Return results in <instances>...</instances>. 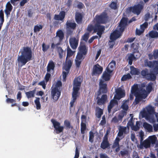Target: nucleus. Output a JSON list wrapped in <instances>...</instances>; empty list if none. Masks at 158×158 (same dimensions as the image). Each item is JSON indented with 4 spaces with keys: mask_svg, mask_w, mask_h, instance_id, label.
I'll return each instance as SVG.
<instances>
[{
    "mask_svg": "<svg viewBox=\"0 0 158 158\" xmlns=\"http://www.w3.org/2000/svg\"><path fill=\"white\" fill-rule=\"evenodd\" d=\"M108 20L107 15L106 13H103L100 15H97L93 21L88 26L87 31L82 37V39L87 41L89 38V33L94 30V32H97V34L101 38L102 35L105 29V27L100 25V23H106Z\"/></svg>",
    "mask_w": 158,
    "mask_h": 158,
    "instance_id": "f257e3e1",
    "label": "nucleus"
},
{
    "mask_svg": "<svg viewBox=\"0 0 158 158\" xmlns=\"http://www.w3.org/2000/svg\"><path fill=\"white\" fill-rule=\"evenodd\" d=\"M153 84L149 83L146 86V91L142 88H139L137 85H134L131 88V92L132 95L135 96V102L136 104H138L143 99L146 98L148 93L149 94L152 89Z\"/></svg>",
    "mask_w": 158,
    "mask_h": 158,
    "instance_id": "f03ea898",
    "label": "nucleus"
},
{
    "mask_svg": "<svg viewBox=\"0 0 158 158\" xmlns=\"http://www.w3.org/2000/svg\"><path fill=\"white\" fill-rule=\"evenodd\" d=\"M20 54L18 56L17 61L19 65L21 66L25 65L27 62L32 59V52L31 48L28 47H24L19 52Z\"/></svg>",
    "mask_w": 158,
    "mask_h": 158,
    "instance_id": "7ed1b4c3",
    "label": "nucleus"
},
{
    "mask_svg": "<svg viewBox=\"0 0 158 158\" xmlns=\"http://www.w3.org/2000/svg\"><path fill=\"white\" fill-rule=\"evenodd\" d=\"M156 114L154 108L150 105L148 106L143 108L139 113V116L142 118H145L150 123H153L156 120L154 116Z\"/></svg>",
    "mask_w": 158,
    "mask_h": 158,
    "instance_id": "20e7f679",
    "label": "nucleus"
},
{
    "mask_svg": "<svg viewBox=\"0 0 158 158\" xmlns=\"http://www.w3.org/2000/svg\"><path fill=\"white\" fill-rule=\"evenodd\" d=\"M83 80L82 77L79 76L75 78L73 81V91L72 93V100L70 102V108L72 107L74 104L77 98L79 95L78 91L80 89V87L81 83Z\"/></svg>",
    "mask_w": 158,
    "mask_h": 158,
    "instance_id": "39448f33",
    "label": "nucleus"
},
{
    "mask_svg": "<svg viewBox=\"0 0 158 158\" xmlns=\"http://www.w3.org/2000/svg\"><path fill=\"white\" fill-rule=\"evenodd\" d=\"M127 19L126 18H123L121 19L116 29L111 34L110 38L111 42L115 40L121 36L127 24Z\"/></svg>",
    "mask_w": 158,
    "mask_h": 158,
    "instance_id": "423d86ee",
    "label": "nucleus"
},
{
    "mask_svg": "<svg viewBox=\"0 0 158 158\" xmlns=\"http://www.w3.org/2000/svg\"><path fill=\"white\" fill-rule=\"evenodd\" d=\"M111 73L106 70L104 72L102 76V79L100 80L99 84V89L97 93L98 96H99L102 93H106L107 91L106 84L104 83V81H108L110 80Z\"/></svg>",
    "mask_w": 158,
    "mask_h": 158,
    "instance_id": "0eeeda50",
    "label": "nucleus"
},
{
    "mask_svg": "<svg viewBox=\"0 0 158 158\" xmlns=\"http://www.w3.org/2000/svg\"><path fill=\"white\" fill-rule=\"evenodd\" d=\"M61 85V82L58 81L56 84H54L52 88L51 95L55 101H57L60 95Z\"/></svg>",
    "mask_w": 158,
    "mask_h": 158,
    "instance_id": "6e6552de",
    "label": "nucleus"
},
{
    "mask_svg": "<svg viewBox=\"0 0 158 158\" xmlns=\"http://www.w3.org/2000/svg\"><path fill=\"white\" fill-rule=\"evenodd\" d=\"M157 139L155 135L149 136L148 139L144 141H143V140H140V144L138 147L140 149L149 148L150 146L151 143L152 144L155 143Z\"/></svg>",
    "mask_w": 158,
    "mask_h": 158,
    "instance_id": "1a4fd4ad",
    "label": "nucleus"
},
{
    "mask_svg": "<svg viewBox=\"0 0 158 158\" xmlns=\"http://www.w3.org/2000/svg\"><path fill=\"white\" fill-rule=\"evenodd\" d=\"M73 60L70 59L66 58L65 63L63 64V81H64L66 79L67 75L69 72V70L72 65Z\"/></svg>",
    "mask_w": 158,
    "mask_h": 158,
    "instance_id": "9d476101",
    "label": "nucleus"
},
{
    "mask_svg": "<svg viewBox=\"0 0 158 158\" xmlns=\"http://www.w3.org/2000/svg\"><path fill=\"white\" fill-rule=\"evenodd\" d=\"M144 64L145 67L150 68H153L152 73L156 74H158V60L153 61H150L148 60H146L144 61Z\"/></svg>",
    "mask_w": 158,
    "mask_h": 158,
    "instance_id": "9b49d317",
    "label": "nucleus"
},
{
    "mask_svg": "<svg viewBox=\"0 0 158 158\" xmlns=\"http://www.w3.org/2000/svg\"><path fill=\"white\" fill-rule=\"evenodd\" d=\"M141 74L143 77L151 81H154L155 80L156 75L154 73H150L148 70L147 69L142 71Z\"/></svg>",
    "mask_w": 158,
    "mask_h": 158,
    "instance_id": "f8f14e48",
    "label": "nucleus"
},
{
    "mask_svg": "<svg viewBox=\"0 0 158 158\" xmlns=\"http://www.w3.org/2000/svg\"><path fill=\"white\" fill-rule=\"evenodd\" d=\"M143 2H140L138 5H135L133 7H130L129 9L131 11L137 15H139L143 8Z\"/></svg>",
    "mask_w": 158,
    "mask_h": 158,
    "instance_id": "ddd939ff",
    "label": "nucleus"
},
{
    "mask_svg": "<svg viewBox=\"0 0 158 158\" xmlns=\"http://www.w3.org/2000/svg\"><path fill=\"white\" fill-rule=\"evenodd\" d=\"M51 121L57 134L63 131L64 127L62 126H60V123L54 119H52Z\"/></svg>",
    "mask_w": 158,
    "mask_h": 158,
    "instance_id": "4468645a",
    "label": "nucleus"
},
{
    "mask_svg": "<svg viewBox=\"0 0 158 158\" xmlns=\"http://www.w3.org/2000/svg\"><path fill=\"white\" fill-rule=\"evenodd\" d=\"M115 93L114 99L119 100L125 96L124 90L120 88L115 89Z\"/></svg>",
    "mask_w": 158,
    "mask_h": 158,
    "instance_id": "2eb2a0df",
    "label": "nucleus"
},
{
    "mask_svg": "<svg viewBox=\"0 0 158 158\" xmlns=\"http://www.w3.org/2000/svg\"><path fill=\"white\" fill-rule=\"evenodd\" d=\"M79 38L77 36L76 37H72L70 38L69 42L71 47L73 49H76L78 44Z\"/></svg>",
    "mask_w": 158,
    "mask_h": 158,
    "instance_id": "dca6fc26",
    "label": "nucleus"
},
{
    "mask_svg": "<svg viewBox=\"0 0 158 158\" xmlns=\"http://www.w3.org/2000/svg\"><path fill=\"white\" fill-rule=\"evenodd\" d=\"M78 49H79V52H78L77 55H79L80 56L84 57V56L86 53V46L83 44H81L79 47Z\"/></svg>",
    "mask_w": 158,
    "mask_h": 158,
    "instance_id": "f3484780",
    "label": "nucleus"
},
{
    "mask_svg": "<svg viewBox=\"0 0 158 158\" xmlns=\"http://www.w3.org/2000/svg\"><path fill=\"white\" fill-rule=\"evenodd\" d=\"M108 134L107 133L104 136V139L101 143V147L103 149H105L109 146V143L108 141Z\"/></svg>",
    "mask_w": 158,
    "mask_h": 158,
    "instance_id": "a211bd4d",
    "label": "nucleus"
},
{
    "mask_svg": "<svg viewBox=\"0 0 158 158\" xmlns=\"http://www.w3.org/2000/svg\"><path fill=\"white\" fill-rule=\"evenodd\" d=\"M118 130L119 132L118 134V136L119 137H121L124 134L126 133L127 131H128L129 128L127 127L120 126Z\"/></svg>",
    "mask_w": 158,
    "mask_h": 158,
    "instance_id": "6ab92c4d",
    "label": "nucleus"
},
{
    "mask_svg": "<svg viewBox=\"0 0 158 158\" xmlns=\"http://www.w3.org/2000/svg\"><path fill=\"white\" fill-rule=\"evenodd\" d=\"M102 68L98 64L95 65L93 68L94 74H101L102 71Z\"/></svg>",
    "mask_w": 158,
    "mask_h": 158,
    "instance_id": "aec40b11",
    "label": "nucleus"
},
{
    "mask_svg": "<svg viewBox=\"0 0 158 158\" xmlns=\"http://www.w3.org/2000/svg\"><path fill=\"white\" fill-rule=\"evenodd\" d=\"M13 8V6L9 2H7L6 6V9L5 10V13L7 17L10 15V13Z\"/></svg>",
    "mask_w": 158,
    "mask_h": 158,
    "instance_id": "412c9836",
    "label": "nucleus"
},
{
    "mask_svg": "<svg viewBox=\"0 0 158 158\" xmlns=\"http://www.w3.org/2000/svg\"><path fill=\"white\" fill-rule=\"evenodd\" d=\"M116 99H114L111 100L110 104L108 106V111L109 113L111 111V109L114 106H117L118 101L115 100Z\"/></svg>",
    "mask_w": 158,
    "mask_h": 158,
    "instance_id": "4be33fe9",
    "label": "nucleus"
},
{
    "mask_svg": "<svg viewBox=\"0 0 158 158\" xmlns=\"http://www.w3.org/2000/svg\"><path fill=\"white\" fill-rule=\"evenodd\" d=\"M66 28L68 30H74L75 29L76 23L71 21H68L66 23Z\"/></svg>",
    "mask_w": 158,
    "mask_h": 158,
    "instance_id": "5701e85b",
    "label": "nucleus"
},
{
    "mask_svg": "<svg viewBox=\"0 0 158 158\" xmlns=\"http://www.w3.org/2000/svg\"><path fill=\"white\" fill-rule=\"evenodd\" d=\"M65 13L64 11H62L60 12L58 15H55L54 19L57 20H60L63 21L65 17Z\"/></svg>",
    "mask_w": 158,
    "mask_h": 158,
    "instance_id": "b1692460",
    "label": "nucleus"
},
{
    "mask_svg": "<svg viewBox=\"0 0 158 158\" xmlns=\"http://www.w3.org/2000/svg\"><path fill=\"white\" fill-rule=\"evenodd\" d=\"M107 99V96L106 95H103L102 96L101 98L98 96L97 99H98L97 104L99 105L103 104L106 101Z\"/></svg>",
    "mask_w": 158,
    "mask_h": 158,
    "instance_id": "393cba45",
    "label": "nucleus"
},
{
    "mask_svg": "<svg viewBox=\"0 0 158 158\" xmlns=\"http://www.w3.org/2000/svg\"><path fill=\"white\" fill-rule=\"evenodd\" d=\"M55 66L54 62L52 61H50L47 66V72H52L53 71Z\"/></svg>",
    "mask_w": 158,
    "mask_h": 158,
    "instance_id": "a878e982",
    "label": "nucleus"
},
{
    "mask_svg": "<svg viewBox=\"0 0 158 158\" xmlns=\"http://www.w3.org/2000/svg\"><path fill=\"white\" fill-rule=\"evenodd\" d=\"M115 62L112 60L109 64L106 70L109 71L110 73H112L113 69L115 66Z\"/></svg>",
    "mask_w": 158,
    "mask_h": 158,
    "instance_id": "bb28decb",
    "label": "nucleus"
},
{
    "mask_svg": "<svg viewBox=\"0 0 158 158\" xmlns=\"http://www.w3.org/2000/svg\"><path fill=\"white\" fill-rule=\"evenodd\" d=\"M143 126L147 132H153V127L152 125L145 122L143 123Z\"/></svg>",
    "mask_w": 158,
    "mask_h": 158,
    "instance_id": "cd10ccee",
    "label": "nucleus"
},
{
    "mask_svg": "<svg viewBox=\"0 0 158 158\" xmlns=\"http://www.w3.org/2000/svg\"><path fill=\"white\" fill-rule=\"evenodd\" d=\"M84 58V57H82L80 56V55H77L76 59L75 60L76 62V65L77 67H79L81 64V61Z\"/></svg>",
    "mask_w": 158,
    "mask_h": 158,
    "instance_id": "c85d7f7f",
    "label": "nucleus"
},
{
    "mask_svg": "<svg viewBox=\"0 0 158 158\" xmlns=\"http://www.w3.org/2000/svg\"><path fill=\"white\" fill-rule=\"evenodd\" d=\"M129 103V100H127L123 101V104L121 106V108L124 110V111H126L128 108V104Z\"/></svg>",
    "mask_w": 158,
    "mask_h": 158,
    "instance_id": "c756f323",
    "label": "nucleus"
},
{
    "mask_svg": "<svg viewBox=\"0 0 158 158\" xmlns=\"http://www.w3.org/2000/svg\"><path fill=\"white\" fill-rule=\"evenodd\" d=\"M148 35L150 38H157L158 37V32L156 31H152L146 35L147 36Z\"/></svg>",
    "mask_w": 158,
    "mask_h": 158,
    "instance_id": "7c9ffc66",
    "label": "nucleus"
},
{
    "mask_svg": "<svg viewBox=\"0 0 158 158\" xmlns=\"http://www.w3.org/2000/svg\"><path fill=\"white\" fill-rule=\"evenodd\" d=\"M4 21V14L2 10H0V31Z\"/></svg>",
    "mask_w": 158,
    "mask_h": 158,
    "instance_id": "2f4dec72",
    "label": "nucleus"
},
{
    "mask_svg": "<svg viewBox=\"0 0 158 158\" xmlns=\"http://www.w3.org/2000/svg\"><path fill=\"white\" fill-rule=\"evenodd\" d=\"M35 91V90L34 89L26 92L25 94L27 98H29L34 97Z\"/></svg>",
    "mask_w": 158,
    "mask_h": 158,
    "instance_id": "473e14b6",
    "label": "nucleus"
},
{
    "mask_svg": "<svg viewBox=\"0 0 158 158\" xmlns=\"http://www.w3.org/2000/svg\"><path fill=\"white\" fill-rule=\"evenodd\" d=\"M96 115L98 118H100L103 114V110L98 107L96 108Z\"/></svg>",
    "mask_w": 158,
    "mask_h": 158,
    "instance_id": "72a5a7b5",
    "label": "nucleus"
},
{
    "mask_svg": "<svg viewBox=\"0 0 158 158\" xmlns=\"http://www.w3.org/2000/svg\"><path fill=\"white\" fill-rule=\"evenodd\" d=\"M130 73L132 75H138L139 72L138 69L135 68L132 66L130 67Z\"/></svg>",
    "mask_w": 158,
    "mask_h": 158,
    "instance_id": "f704fd0d",
    "label": "nucleus"
},
{
    "mask_svg": "<svg viewBox=\"0 0 158 158\" xmlns=\"http://www.w3.org/2000/svg\"><path fill=\"white\" fill-rule=\"evenodd\" d=\"M59 37V40H61L64 37V33L61 30H58L56 33V38Z\"/></svg>",
    "mask_w": 158,
    "mask_h": 158,
    "instance_id": "c9c22d12",
    "label": "nucleus"
},
{
    "mask_svg": "<svg viewBox=\"0 0 158 158\" xmlns=\"http://www.w3.org/2000/svg\"><path fill=\"white\" fill-rule=\"evenodd\" d=\"M57 51L58 52L60 58V59H62L63 57V55H65V51H64L60 47L58 48Z\"/></svg>",
    "mask_w": 158,
    "mask_h": 158,
    "instance_id": "e433bc0d",
    "label": "nucleus"
},
{
    "mask_svg": "<svg viewBox=\"0 0 158 158\" xmlns=\"http://www.w3.org/2000/svg\"><path fill=\"white\" fill-rule=\"evenodd\" d=\"M82 18V15L81 14L77 12L75 15V19L77 22L78 23H81Z\"/></svg>",
    "mask_w": 158,
    "mask_h": 158,
    "instance_id": "4c0bfd02",
    "label": "nucleus"
},
{
    "mask_svg": "<svg viewBox=\"0 0 158 158\" xmlns=\"http://www.w3.org/2000/svg\"><path fill=\"white\" fill-rule=\"evenodd\" d=\"M40 98H36L34 101L35 103L36 106V108L37 110L40 109L41 105L40 102Z\"/></svg>",
    "mask_w": 158,
    "mask_h": 158,
    "instance_id": "58836bf2",
    "label": "nucleus"
},
{
    "mask_svg": "<svg viewBox=\"0 0 158 158\" xmlns=\"http://www.w3.org/2000/svg\"><path fill=\"white\" fill-rule=\"evenodd\" d=\"M42 26L40 24H37L34 26V31L35 33L38 32L42 29Z\"/></svg>",
    "mask_w": 158,
    "mask_h": 158,
    "instance_id": "ea45409f",
    "label": "nucleus"
},
{
    "mask_svg": "<svg viewBox=\"0 0 158 158\" xmlns=\"http://www.w3.org/2000/svg\"><path fill=\"white\" fill-rule=\"evenodd\" d=\"M126 114V112L123 110H122L118 115V117L120 121H121L124 115Z\"/></svg>",
    "mask_w": 158,
    "mask_h": 158,
    "instance_id": "a19ab883",
    "label": "nucleus"
},
{
    "mask_svg": "<svg viewBox=\"0 0 158 158\" xmlns=\"http://www.w3.org/2000/svg\"><path fill=\"white\" fill-rule=\"evenodd\" d=\"M139 122L138 121H136V125H132L131 126V129L134 131H137L139 129Z\"/></svg>",
    "mask_w": 158,
    "mask_h": 158,
    "instance_id": "79ce46f5",
    "label": "nucleus"
},
{
    "mask_svg": "<svg viewBox=\"0 0 158 158\" xmlns=\"http://www.w3.org/2000/svg\"><path fill=\"white\" fill-rule=\"evenodd\" d=\"M121 139H120L119 137H117L116 138L115 142L113 144V148H116L117 147H118L119 145V141Z\"/></svg>",
    "mask_w": 158,
    "mask_h": 158,
    "instance_id": "37998d69",
    "label": "nucleus"
},
{
    "mask_svg": "<svg viewBox=\"0 0 158 158\" xmlns=\"http://www.w3.org/2000/svg\"><path fill=\"white\" fill-rule=\"evenodd\" d=\"M73 53V52L72 51L69 47H68L67 48V55L66 58H68V57H70L72 56Z\"/></svg>",
    "mask_w": 158,
    "mask_h": 158,
    "instance_id": "c03bdc74",
    "label": "nucleus"
},
{
    "mask_svg": "<svg viewBox=\"0 0 158 158\" xmlns=\"http://www.w3.org/2000/svg\"><path fill=\"white\" fill-rule=\"evenodd\" d=\"M117 0H116L115 1L112 2L110 5V7L113 9H116L117 7Z\"/></svg>",
    "mask_w": 158,
    "mask_h": 158,
    "instance_id": "a18cd8bd",
    "label": "nucleus"
},
{
    "mask_svg": "<svg viewBox=\"0 0 158 158\" xmlns=\"http://www.w3.org/2000/svg\"><path fill=\"white\" fill-rule=\"evenodd\" d=\"M131 78V76L129 73L124 75L121 78L122 81H125Z\"/></svg>",
    "mask_w": 158,
    "mask_h": 158,
    "instance_id": "49530a36",
    "label": "nucleus"
},
{
    "mask_svg": "<svg viewBox=\"0 0 158 158\" xmlns=\"http://www.w3.org/2000/svg\"><path fill=\"white\" fill-rule=\"evenodd\" d=\"M139 44L138 43H134L131 44V48L133 49L134 51H137L138 49Z\"/></svg>",
    "mask_w": 158,
    "mask_h": 158,
    "instance_id": "de8ad7c7",
    "label": "nucleus"
},
{
    "mask_svg": "<svg viewBox=\"0 0 158 158\" xmlns=\"http://www.w3.org/2000/svg\"><path fill=\"white\" fill-rule=\"evenodd\" d=\"M86 124L85 123H81V132L82 134H84L85 131L86 130Z\"/></svg>",
    "mask_w": 158,
    "mask_h": 158,
    "instance_id": "09e8293b",
    "label": "nucleus"
},
{
    "mask_svg": "<svg viewBox=\"0 0 158 158\" xmlns=\"http://www.w3.org/2000/svg\"><path fill=\"white\" fill-rule=\"evenodd\" d=\"M42 50L44 52H46L49 48L50 45H49L45 44L43 43L42 45Z\"/></svg>",
    "mask_w": 158,
    "mask_h": 158,
    "instance_id": "8fccbe9b",
    "label": "nucleus"
},
{
    "mask_svg": "<svg viewBox=\"0 0 158 158\" xmlns=\"http://www.w3.org/2000/svg\"><path fill=\"white\" fill-rule=\"evenodd\" d=\"M89 134V141L91 143H92L93 141L94 134L92 132L90 131Z\"/></svg>",
    "mask_w": 158,
    "mask_h": 158,
    "instance_id": "3c124183",
    "label": "nucleus"
},
{
    "mask_svg": "<svg viewBox=\"0 0 158 158\" xmlns=\"http://www.w3.org/2000/svg\"><path fill=\"white\" fill-rule=\"evenodd\" d=\"M47 82L46 81H45L44 80H43L42 81L40 82L38 85L42 86L43 88L44 89H45L46 85L47 84Z\"/></svg>",
    "mask_w": 158,
    "mask_h": 158,
    "instance_id": "603ef678",
    "label": "nucleus"
},
{
    "mask_svg": "<svg viewBox=\"0 0 158 158\" xmlns=\"http://www.w3.org/2000/svg\"><path fill=\"white\" fill-rule=\"evenodd\" d=\"M128 59L131 60H136L135 58V56L134 55L133 53L128 54Z\"/></svg>",
    "mask_w": 158,
    "mask_h": 158,
    "instance_id": "864d4df0",
    "label": "nucleus"
},
{
    "mask_svg": "<svg viewBox=\"0 0 158 158\" xmlns=\"http://www.w3.org/2000/svg\"><path fill=\"white\" fill-rule=\"evenodd\" d=\"M133 53L134 55L135 56L136 59L139 58L140 56V54L139 53L138 50L134 51Z\"/></svg>",
    "mask_w": 158,
    "mask_h": 158,
    "instance_id": "5fc2aeb1",
    "label": "nucleus"
},
{
    "mask_svg": "<svg viewBox=\"0 0 158 158\" xmlns=\"http://www.w3.org/2000/svg\"><path fill=\"white\" fill-rule=\"evenodd\" d=\"M148 24L147 23H145L142 25H140V29L142 30L143 29V31L145 29L148 27Z\"/></svg>",
    "mask_w": 158,
    "mask_h": 158,
    "instance_id": "6e6d98bb",
    "label": "nucleus"
},
{
    "mask_svg": "<svg viewBox=\"0 0 158 158\" xmlns=\"http://www.w3.org/2000/svg\"><path fill=\"white\" fill-rule=\"evenodd\" d=\"M50 72H48L47 73L46 75V76L45 77V81L46 82H47L48 81H49V79L51 76V74L49 73Z\"/></svg>",
    "mask_w": 158,
    "mask_h": 158,
    "instance_id": "4d7b16f0",
    "label": "nucleus"
},
{
    "mask_svg": "<svg viewBox=\"0 0 158 158\" xmlns=\"http://www.w3.org/2000/svg\"><path fill=\"white\" fill-rule=\"evenodd\" d=\"M120 120L116 116H114L112 119V122L114 123H117Z\"/></svg>",
    "mask_w": 158,
    "mask_h": 158,
    "instance_id": "13d9d810",
    "label": "nucleus"
},
{
    "mask_svg": "<svg viewBox=\"0 0 158 158\" xmlns=\"http://www.w3.org/2000/svg\"><path fill=\"white\" fill-rule=\"evenodd\" d=\"M6 102L8 103H13L15 102V100L12 99H10V98H7L6 100Z\"/></svg>",
    "mask_w": 158,
    "mask_h": 158,
    "instance_id": "bf43d9fd",
    "label": "nucleus"
},
{
    "mask_svg": "<svg viewBox=\"0 0 158 158\" xmlns=\"http://www.w3.org/2000/svg\"><path fill=\"white\" fill-rule=\"evenodd\" d=\"M79 156V152L78 150L77 147L76 148L75 154L74 158H78Z\"/></svg>",
    "mask_w": 158,
    "mask_h": 158,
    "instance_id": "052dcab7",
    "label": "nucleus"
},
{
    "mask_svg": "<svg viewBox=\"0 0 158 158\" xmlns=\"http://www.w3.org/2000/svg\"><path fill=\"white\" fill-rule=\"evenodd\" d=\"M154 59H156L158 57V50L155 51L153 53Z\"/></svg>",
    "mask_w": 158,
    "mask_h": 158,
    "instance_id": "680f3d73",
    "label": "nucleus"
},
{
    "mask_svg": "<svg viewBox=\"0 0 158 158\" xmlns=\"http://www.w3.org/2000/svg\"><path fill=\"white\" fill-rule=\"evenodd\" d=\"M131 138L132 141H135L136 140L135 137V134L134 132L131 133Z\"/></svg>",
    "mask_w": 158,
    "mask_h": 158,
    "instance_id": "e2e57ef3",
    "label": "nucleus"
},
{
    "mask_svg": "<svg viewBox=\"0 0 158 158\" xmlns=\"http://www.w3.org/2000/svg\"><path fill=\"white\" fill-rule=\"evenodd\" d=\"M139 134L140 138V140H143V137L144 135L143 132L142 131H141L139 132Z\"/></svg>",
    "mask_w": 158,
    "mask_h": 158,
    "instance_id": "0e129e2a",
    "label": "nucleus"
},
{
    "mask_svg": "<svg viewBox=\"0 0 158 158\" xmlns=\"http://www.w3.org/2000/svg\"><path fill=\"white\" fill-rule=\"evenodd\" d=\"M64 125L67 128H69L70 127V123L67 120H65L64 122Z\"/></svg>",
    "mask_w": 158,
    "mask_h": 158,
    "instance_id": "69168bd1",
    "label": "nucleus"
},
{
    "mask_svg": "<svg viewBox=\"0 0 158 158\" xmlns=\"http://www.w3.org/2000/svg\"><path fill=\"white\" fill-rule=\"evenodd\" d=\"M28 0H22L20 3V5L21 6H23L25 4L27 3Z\"/></svg>",
    "mask_w": 158,
    "mask_h": 158,
    "instance_id": "338daca9",
    "label": "nucleus"
},
{
    "mask_svg": "<svg viewBox=\"0 0 158 158\" xmlns=\"http://www.w3.org/2000/svg\"><path fill=\"white\" fill-rule=\"evenodd\" d=\"M153 127L154 131H157L158 130V124H154L153 125Z\"/></svg>",
    "mask_w": 158,
    "mask_h": 158,
    "instance_id": "774afa93",
    "label": "nucleus"
}]
</instances>
